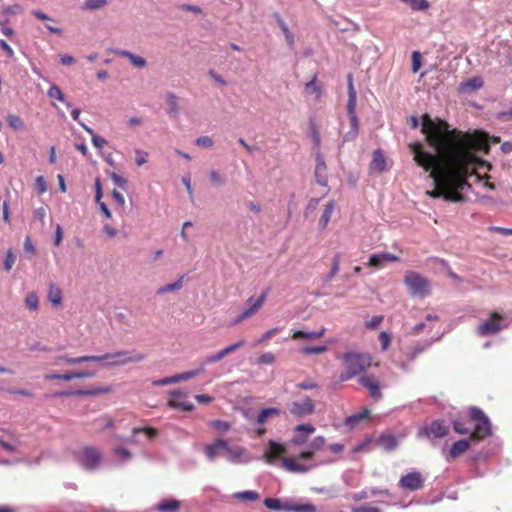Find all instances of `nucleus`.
I'll return each instance as SVG.
<instances>
[{
    "label": "nucleus",
    "mask_w": 512,
    "mask_h": 512,
    "mask_svg": "<svg viewBox=\"0 0 512 512\" xmlns=\"http://www.w3.org/2000/svg\"><path fill=\"white\" fill-rule=\"evenodd\" d=\"M422 133L428 145L437 154L423 150L420 142L409 144L416 164L429 172L434 189L427 194L431 198H444L451 202H464L463 191L471 187L469 177L491 190L495 187L489 182L490 163L475 155V152L488 153L487 135L481 132L464 133L449 129V124L441 119H432L428 114L422 116Z\"/></svg>",
    "instance_id": "nucleus-1"
},
{
    "label": "nucleus",
    "mask_w": 512,
    "mask_h": 512,
    "mask_svg": "<svg viewBox=\"0 0 512 512\" xmlns=\"http://www.w3.org/2000/svg\"><path fill=\"white\" fill-rule=\"evenodd\" d=\"M286 448L284 445L277 443L276 441L270 440L268 442V449L264 453V458L267 463L272 464L276 459L281 458L282 467L289 472L293 473H306L309 470L315 468L318 464L311 463L305 464L297 461L296 457H284Z\"/></svg>",
    "instance_id": "nucleus-2"
},
{
    "label": "nucleus",
    "mask_w": 512,
    "mask_h": 512,
    "mask_svg": "<svg viewBox=\"0 0 512 512\" xmlns=\"http://www.w3.org/2000/svg\"><path fill=\"white\" fill-rule=\"evenodd\" d=\"M341 359L345 368L339 376L341 382L358 376L372 365V357L369 353L347 351L342 355Z\"/></svg>",
    "instance_id": "nucleus-3"
},
{
    "label": "nucleus",
    "mask_w": 512,
    "mask_h": 512,
    "mask_svg": "<svg viewBox=\"0 0 512 512\" xmlns=\"http://www.w3.org/2000/svg\"><path fill=\"white\" fill-rule=\"evenodd\" d=\"M92 362L103 363L105 367L125 366L140 363L146 359L144 353L132 350H118L103 355H91Z\"/></svg>",
    "instance_id": "nucleus-4"
},
{
    "label": "nucleus",
    "mask_w": 512,
    "mask_h": 512,
    "mask_svg": "<svg viewBox=\"0 0 512 512\" xmlns=\"http://www.w3.org/2000/svg\"><path fill=\"white\" fill-rule=\"evenodd\" d=\"M469 419L474 423V429L471 432V439L481 441L491 435V424L484 412L477 408L469 409Z\"/></svg>",
    "instance_id": "nucleus-5"
},
{
    "label": "nucleus",
    "mask_w": 512,
    "mask_h": 512,
    "mask_svg": "<svg viewBox=\"0 0 512 512\" xmlns=\"http://www.w3.org/2000/svg\"><path fill=\"white\" fill-rule=\"evenodd\" d=\"M404 284L412 297L424 298L431 292L429 280L415 271L406 272Z\"/></svg>",
    "instance_id": "nucleus-6"
},
{
    "label": "nucleus",
    "mask_w": 512,
    "mask_h": 512,
    "mask_svg": "<svg viewBox=\"0 0 512 512\" xmlns=\"http://www.w3.org/2000/svg\"><path fill=\"white\" fill-rule=\"evenodd\" d=\"M504 316L498 312H492L488 319L482 322L476 329L479 336H490L500 332L503 328Z\"/></svg>",
    "instance_id": "nucleus-7"
},
{
    "label": "nucleus",
    "mask_w": 512,
    "mask_h": 512,
    "mask_svg": "<svg viewBox=\"0 0 512 512\" xmlns=\"http://www.w3.org/2000/svg\"><path fill=\"white\" fill-rule=\"evenodd\" d=\"M76 457H77L78 462L85 469H88V470H93V469L97 468L102 459V455H101V452L99 451V449L92 447V446H87V447L82 448L77 453Z\"/></svg>",
    "instance_id": "nucleus-8"
},
{
    "label": "nucleus",
    "mask_w": 512,
    "mask_h": 512,
    "mask_svg": "<svg viewBox=\"0 0 512 512\" xmlns=\"http://www.w3.org/2000/svg\"><path fill=\"white\" fill-rule=\"evenodd\" d=\"M425 477L421 472L414 471L407 473L399 479L398 485L403 490L417 491L424 487Z\"/></svg>",
    "instance_id": "nucleus-9"
},
{
    "label": "nucleus",
    "mask_w": 512,
    "mask_h": 512,
    "mask_svg": "<svg viewBox=\"0 0 512 512\" xmlns=\"http://www.w3.org/2000/svg\"><path fill=\"white\" fill-rule=\"evenodd\" d=\"M449 432L448 426L445 425L442 420H434L429 426L422 427L419 430V436H425L428 438H442Z\"/></svg>",
    "instance_id": "nucleus-10"
},
{
    "label": "nucleus",
    "mask_w": 512,
    "mask_h": 512,
    "mask_svg": "<svg viewBox=\"0 0 512 512\" xmlns=\"http://www.w3.org/2000/svg\"><path fill=\"white\" fill-rule=\"evenodd\" d=\"M171 398L168 400L167 405L173 409H181L183 411L190 412L194 409V405L185 400L187 393L177 389L170 392Z\"/></svg>",
    "instance_id": "nucleus-11"
},
{
    "label": "nucleus",
    "mask_w": 512,
    "mask_h": 512,
    "mask_svg": "<svg viewBox=\"0 0 512 512\" xmlns=\"http://www.w3.org/2000/svg\"><path fill=\"white\" fill-rule=\"evenodd\" d=\"M315 405L311 398L305 397L301 401L292 402L290 405V413L295 416L310 415L314 412Z\"/></svg>",
    "instance_id": "nucleus-12"
},
{
    "label": "nucleus",
    "mask_w": 512,
    "mask_h": 512,
    "mask_svg": "<svg viewBox=\"0 0 512 512\" xmlns=\"http://www.w3.org/2000/svg\"><path fill=\"white\" fill-rule=\"evenodd\" d=\"M224 451L227 455L228 461L231 463H244L248 462L250 458L247 456V451L244 447L241 446H229L228 442L226 441V448H224Z\"/></svg>",
    "instance_id": "nucleus-13"
},
{
    "label": "nucleus",
    "mask_w": 512,
    "mask_h": 512,
    "mask_svg": "<svg viewBox=\"0 0 512 512\" xmlns=\"http://www.w3.org/2000/svg\"><path fill=\"white\" fill-rule=\"evenodd\" d=\"M358 382L361 386H363L369 391L370 396L373 399L379 400L382 397L380 391V383L373 375L361 376Z\"/></svg>",
    "instance_id": "nucleus-14"
},
{
    "label": "nucleus",
    "mask_w": 512,
    "mask_h": 512,
    "mask_svg": "<svg viewBox=\"0 0 512 512\" xmlns=\"http://www.w3.org/2000/svg\"><path fill=\"white\" fill-rule=\"evenodd\" d=\"M326 443V439L323 436L315 437L308 445V449L300 452L298 455V460H312L315 453L323 449Z\"/></svg>",
    "instance_id": "nucleus-15"
},
{
    "label": "nucleus",
    "mask_w": 512,
    "mask_h": 512,
    "mask_svg": "<svg viewBox=\"0 0 512 512\" xmlns=\"http://www.w3.org/2000/svg\"><path fill=\"white\" fill-rule=\"evenodd\" d=\"M267 297V292H263L259 298L246 310H244L241 314L237 316V318L233 321L232 325H238L242 323L244 320L255 315L260 308L263 306Z\"/></svg>",
    "instance_id": "nucleus-16"
},
{
    "label": "nucleus",
    "mask_w": 512,
    "mask_h": 512,
    "mask_svg": "<svg viewBox=\"0 0 512 512\" xmlns=\"http://www.w3.org/2000/svg\"><path fill=\"white\" fill-rule=\"evenodd\" d=\"M400 258L392 253L383 252L378 254H372L369 257V261L367 263L368 267L373 268H382L387 262H398Z\"/></svg>",
    "instance_id": "nucleus-17"
},
{
    "label": "nucleus",
    "mask_w": 512,
    "mask_h": 512,
    "mask_svg": "<svg viewBox=\"0 0 512 512\" xmlns=\"http://www.w3.org/2000/svg\"><path fill=\"white\" fill-rule=\"evenodd\" d=\"M294 431L298 434L291 439V443L294 445H302L306 442L307 435L314 433L315 427L311 424H300L294 428Z\"/></svg>",
    "instance_id": "nucleus-18"
},
{
    "label": "nucleus",
    "mask_w": 512,
    "mask_h": 512,
    "mask_svg": "<svg viewBox=\"0 0 512 512\" xmlns=\"http://www.w3.org/2000/svg\"><path fill=\"white\" fill-rule=\"evenodd\" d=\"M315 178L319 185L327 186L328 184V174H327V165L320 154L316 156V167H315Z\"/></svg>",
    "instance_id": "nucleus-19"
},
{
    "label": "nucleus",
    "mask_w": 512,
    "mask_h": 512,
    "mask_svg": "<svg viewBox=\"0 0 512 512\" xmlns=\"http://www.w3.org/2000/svg\"><path fill=\"white\" fill-rule=\"evenodd\" d=\"M226 448V440L216 439L213 443L208 444L204 447V453L209 461H214L220 450L224 451Z\"/></svg>",
    "instance_id": "nucleus-20"
},
{
    "label": "nucleus",
    "mask_w": 512,
    "mask_h": 512,
    "mask_svg": "<svg viewBox=\"0 0 512 512\" xmlns=\"http://www.w3.org/2000/svg\"><path fill=\"white\" fill-rule=\"evenodd\" d=\"M469 447L470 442L466 439H461L454 442L449 450L447 460L450 461L459 457L460 455L465 453L469 449Z\"/></svg>",
    "instance_id": "nucleus-21"
},
{
    "label": "nucleus",
    "mask_w": 512,
    "mask_h": 512,
    "mask_svg": "<svg viewBox=\"0 0 512 512\" xmlns=\"http://www.w3.org/2000/svg\"><path fill=\"white\" fill-rule=\"evenodd\" d=\"M181 501L167 498L159 502L155 508L157 512H179Z\"/></svg>",
    "instance_id": "nucleus-22"
},
{
    "label": "nucleus",
    "mask_w": 512,
    "mask_h": 512,
    "mask_svg": "<svg viewBox=\"0 0 512 512\" xmlns=\"http://www.w3.org/2000/svg\"><path fill=\"white\" fill-rule=\"evenodd\" d=\"M326 328L321 327L318 331H312V332H304L301 330H296L292 334V339H308V340H314V339H320L325 335Z\"/></svg>",
    "instance_id": "nucleus-23"
},
{
    "label": "nucleus",
    "mask_w": 512,
    "mask_h": 512,
    "mask_svg": "<svg viewBox=\"0 0 512 512\" xmlns=\"http://www.w3.org/2000/svg\"><path fill=\"white\" fill-rule=\"evenodd\" d=\"M386 168V159L381 150H375L373 153V159L370 163V169L381 173Z\"/></svg>",
    "instance_id": "nucleus-24"
},
{
    "label": "nucleus",
    "mask_w": 512,
    "mask_h": 512,
    "mask_svg": "<svg viewBox=\"0 0 512 512\" xmlns=\"http://www.w3.org/2000/svg\"><path fill=\"white\" fill-rule=\"evenodd\" d=\"M305 91L313 94L316 101H320L322 97V85L317 81V75H313L312 79L305 84Z\"/></svg>",
    "instance_id": "nucleus-25"
},
{
    "label": "nucleus",
    "mask_w": 512,
    "mask_h": 512,
    "mask_svg": "<svg viewBox=\"0 0 512 512\" xmlns=\"http://www.w3.org/2000/svg\"><path fill=\"white\" fill-rule=\"evenodd\" d=\"M334 209H335V202L333 200L329 201L326 205H325V208L323 210V213L319 219V228L320 229H325L331 219V216L334 212Z\"/></svg>",
    "instance_id": "nucleus-26"
},
{
    "label": "nucleus",
    "mask_w": 512,
    "mask_h": 512,
    "mask_svg": "<svg viewBox=\"0 0 512 512\" xmlns=\"http://www.w3.org/2000/svg\"><path fill=\"white\" fill-rule=\"evenodd\" d=\"M63 294L62 290L54 283H50L48 290V300L54 306H60L62 304Z\"/></svg>",
    "instance_id": "nucleus-27"
},
{
    "label": "nucleus",
    "mask_w": 512,
    "mask_h": 512,
    "mask_svg": "<svg viewBox=\"0 0 512 512\" xmlns=\"http://www.w3.org/2000/svg\"><path fill=\"white\" fill-rule=\"evenodd\" d=\"M59 362H63L68 365H76L84 362H92L91 355H84L79 357H68L66 355H61L56 358L55 364Z\"/></svg>",
    "instance_id": "nucleus-28"
},
{
    "label": "nucleus",
    "mask_w": 512,
    "mask_h": 512,
    "mask_svg": "<svg viewBox=\"0 0 512 512\" xmlns=\"http://www.w3.org/2000/svg\"><path fill=\"white\" fill-rule=\"evenodd\" d=\"M117 53H118V55L127 58L135 67L143 68L147 64L146 60L143 57L134 55L133 53H131L129 51L121 50V51H118Z\"/></svg>",
    "instance_id": "nucleus-29"
},
{
    "label": "nucleus",
    "mask_w": 512,
    "mask_h": 512,
    "mask_svg": "<svg viewBox=\"0 0 512 512\" xmlns=\"http://www.w3.org/2000/svg\"><path fill=\"white\" fill-rule=\"evenodd\" d=\"M377 443L385 451H392L397 447V440L393 435H382L377 440Z\"/></svg>",
    "instance_id": "nucleus-30"
},
{
    "label": "nucleus",
    "mask_w": 512,
    "mask_h": 512,
    "mask_svg": "<svg viewBox=\"0 0 512 512\" xmlns=\"http://www.w3.org/2000/svg\"><path fill=\"white\" fill-rule=\"evenodd\" d=\"M483 79L479 76L473 77L461 84L463 91H474L483 87Z\"/></svg>",
    "instance_id": "nucleus-31"
},
{
    "label": "nucleus",
    "mask_w": 512,
    "mask_h": 512,
    "mask_svg": "<svg viewBox=\"0 0 512 512\" xmlns=\"http://www.w3.org/2000/svg\"><path fill=\"white\" fill-rule=\"evenodd\" d=\"M280 414V410L277 409V408H273V407H270V408H265V409H262L259 414H258V417H257V423L258 424H264L269 418L271 417H275V416H278Z\"/></svg>",
    "instance_id": "nucleus-32"
},
{
    "label": "nucleus",
    "mask_w": 512,
    "mask_h": 512,
    "mask_svg": "<svg viewBox=\"0 0 512 512\" xmlns=\"http://www.w3.org/2000/svg\"><path fill=\"white\" fill-rule=\"evenodd\" d=\"M350 124H351V130L345 135L344 140L345 141H353L356 139L358 135L359 130V122L357 115H351L349 116Z\"/></svg>",
    "instance_id": "nucleus-33"
},
{
    "label": "nucleus",
    "mask_w": 512,
    "mask_h": 512,
    "mask_svg": "<svg viewBox=\"0 0 512 512\" xmlns=\"http://www.w3.org/2000/svg\"><path fill=\"white\" fill-rule=\"evenodd\" d=\"M47 95L51 99H56L62 103H65L67 107L71 106V104L69 102H66L65 95L63 94L62 90L57 85H52L48 89Z\"/></svg>",
    "instance_id": "nucleus-34"
},
{
    "label": "nucleus",
    "mask_w": 512,
    "mask_h": 512,
    "mask_svg": "<svg viewBox=\"0 0 512 512\" xmlns=\"http://www.w3.org/2000/svg\"><path fill=\"white\" fill-rule=\"evenodd\" d=\"M80 126L86 131L88 132L91 136H92V143L93 145L96 147V148H102L104 147L106 144H107V141L106 139H104L103 137L97 135L94 133L93 129L88 127L87 125H85L84 123H80Z\"/></svg>",
    "instance_id": "nucleus-35"
},
{
    "label": "nucleus",
    "mask_w": 512,
    "mask_h": 512,
    "mask_svg": "<svg viewBox=\"0 0 512 512\" xmlns=\"http://www.w3.org/2000/svg\"><path fill=\"white\" fill-rule=\"evenodd\" d=\"M95 376V372L93 371H75L65 373L63 376L64 381H71L73 379H86L92 378Z\"/></svg>",
    "instance_id": "nucleus-36"
},
{
    "label": "nucleus",
    "mask_w": 512,
    "mask_h": 512,
    "mask_svg": "<svg viewBox=\"0 0 512 512\" xmlns=\"http://www.w3.org/2000/svg\"><path fill=\"white\" fill-rule=\"evenodd\" d=\"M183 278H184V276H181L174 283L161 286L157 290V294L162 295V294H165V293H169V292L180 290L183 287Z\"/></svg>",
    "instance_id": "nucleus-37"
},
{
    "label": "nucleus",
    "mask_w": 512,
    "mask_h": 512,
    "mask_svg": "<svg viewBox=\"0 0 512 512\" xmlns=\"http://www.w3.org/2000/svg\"><path fill=\"white\" fill-rule=\"evenodd\" d=\"M139 433H144L150 440L158 436V430L153 427H138L132 430L133 438L131 439V442H135L134 436Z\"/></svg>",
    "instance_id": "nucleus-38"
},
{
    "label": "nucleus",
    "mask_w": 512,
    "mask_h": 512,
    "mask_svg": "<svg viewBox=\"0 0 512 512\" xmlns=\"http://www.w3.org/2000/svg\"><path fill=\"white\" fill-rule=\"evenodd\" d=\"M285 510L293 512H316V507L313 504H285Z\"/></svg>",
    "instance_id": "nucleus-39"
},
{
    "label": "nucleus",
    "mask_w": 512,
    "mask_h": 512,
    "mask_svg": "<svg viewBox=\"0 0 512 512\" xmlns=\"http://www.w3.org/2000/svg\"><path fill=\"white\" fill-rule=\"evenodd\" d=\"M166 102L168 105V114L176 115L179 111L178 97L174 93H168L166 96Z\"/></svg>",
    "instance_id": "nucleus-40"
},
{
    "label": "nucleus",
    "mask_w": 512,
    "mask_h": 512,
    "mask_svg": "<svg viewBox=\"0 0 512 512\" xmlns=\"http://www.w3.org/2000/svg\"><path fill=\"white\" fill-rule=\"evenodd\" d=\"M369 415L370 411L367 408H365L361 412L349 416L346 419V424L349 426H354L355 424H358L362 420L369 418Z\"/></svg>",
    "instance_id": "nucleus-41"
},
{
    "label": "nucleus",
    "mask_w": 512,
    "mask_h": 512,
    "mask_svg": "<svg viewBox=\"0 0 512 512\" xmlns=\"http://www.w3.org/2000/svg\"><path fill=\"white\" fill-rule=\"evenodd\" d=\"M208 426L220 433H226L231 428L230 423L220 419L209 421Z\"/></svg>",
    "instance_id": "nucleus-42"
},
{
    "label": "nucleus",
    "mask_w": 512,
    "mask_h": 512,
    "mask_svg": "<svg viewBox=\"0 0 512 512\" xmlns=\"http://www.w3.org/2000/svg\"><path fill=\"white\" fill-rule=\"evenodd\" d=\"M409 5L414 11H423L429 8L428 0H400Z\"/></svg>",
    "instance_id": "nucleus-43"
},
{
    "label": "nucleus",
    "mask_w": 512,
    "mask_h": 512,
    "mask_svg": "<svg viewBox=\"0 0 512 512\" xmlns=\"http://www.w3.org/2000/svg\"><path fill=\"white\" fill-rule=\"evenodd\" d=\"M107 0H85L83 3L82 9L83 10H89L94 11L101 9L107 5Z\"/></svg>",
    "instance_id": "nucleus-44"
},
{
    "label": "nucleus",
    "mask_w": 512,
    "mask_h": 512,
    "mask_svg": "<svg viewBox=\"0 0 512 512\" xmlns=\"http://www.w3.org/2000/svg\"><path fill=\"white\" fill-rule=\"evenodd\" d=\"M6 121L13 130H22L24 128V122L18 115L10 114L7 116Z\"/></svg>",
    "instance_id": "nucleus-45"
},
{
    "label": "nucleus",
    "mask_w": 512,
    "mask_h": 512,
    "mask_svg": "<svg viewBox=\"0 0 512 512\" xmlns=\"http://www.w3.org/2000/svg\"><path fill=\"white\" fill-rule=\"evenodd\" d=\"M25 304L30 310H37L39 305V298L36 293L31 292L25 298Z\"/></svg>",
    "instance_id": "nucleus-46"
},
{
    "label": "nucleus",
    "mask_w": 512,
    "mask_h": 512,
    "mask_svg": "<svg viewBox=\"0 0 512 512\" xmlns=\"http://www.w3.org/2000/svg\"><path fill=\"white\" fill-rule=\"evenodd\" d=\"M264 505L271 510H285V504H282V502L276 498H266Z\"/></svg>",
    "instance_id": "nucleus-47"
},
{
    "label": "nucleus",
    "mask_w": 512,
    "mask_h": 512,
    "mask_svg": "<svg viewBox=\"0 0 512 512\" xmlns=\"http://www.w3.org/2000/svg\"><path fill=\"white\" fill-rule=\"evenodd\" d=\"M234 497L244 501H255L259 498V494L255 491H244L235 493Z\"/></svg>",
    "instance_id": "nucleus-48"
},
{
    "label": "nucleus",
    "mask_w": 512,
    "mask_h": 512,
    "mask_svg": "<svg viewBox=\"0 0 512 512\" xmlns=\"http://www.w3.org/2000/svg\"><path fill=\"white\" fill-rule=\"evenodd\" d=\"M279 328H272L265 332L253 345L257 346L259 344L267 343L272 337H274L277 333H279Z\"/></svg>",
    "instance_id": "nucleus-49"
},
{
    "label": "nucleus",
    "mask_w": 512,
    "mask_h": 512,
    "mask_svg": "<svg viewBox=\"0 0 512 512\" xmlns=\"http://www.w3.org/2000/svg\"><path fill=\"white\" fill-rule=\"evenodd\" d=\"M339 269H340V256L338 254H336L333 257L332 267H331L330 272L326 276V280L331 281L333 279V277L339 272Z\"/></svg>",
    "instance_id": "nucleus-50"
},
{
    "label": "nucleus",
    "mask_w": 512,
    "mask_h": 512,
    "mask_svg": "<svg viewBox=\"0 0 512 512\" xmlns=\"http://www.w3.org/2000/svg\"><path fill=\"white\" fill-rule=\"evenodd\" d=\"M278 23H279V26H280V28H281L284 36H285V39H286L287 43L290 46H292L294 44V36H293V34L291 33V31L287 27L286 23L282 19H279Z\"/></svg>",
    "instance_id": "nucleus-51"
},
{
    "label": "nucleus",
    "mask_w": 512,
    "mask_h": 512,
    "mask_svg": "<svg viewBox=\"0 0 512 512\" xmlns=\"http://www.w3.org/2000/svg\"><path fill=\"white\" fill-rule=\"evenodd\" d=\"M327 351V347L324 345L313 346V347H304L300 350L302 354L311 355V354H322Z\"/></svg>",
    "instance_id": "nucleus-52"
},
{
    "label": "nucleus",
    "mask_w": 512,
    "mask_h": 512,
    "mask_svg": "<svg viewBox=\"0 0 512 512\" xmlns=\"http://www.w3.org/2000/svg\"><path fill=\"white\" fill-rule=\"evenodd\" d=\"M111 388L106 387H95L92 389L83 390L84 396H92V395H101V394H107L111 392Z\"/></svg>",
    "instance_id": "nucleus-53"
},
{
    "label": "nucleus",
    "mask_w": 512,
    "mask_h": 512,
    "mask_svg": "<svg viewBox=\"0 0 512 512\" xmlns=\"http://www.w3.org/2000/svg\"><path fill=\"white\" fill-rule=\"evenodd\" d=\"M275 360H276V358L272 352H266L258 357L257 363L271 365L275 362Z\"/></svg>",
    "instance_id": "nucleus-54"
},
{
    "label": "nucleus",
    "mask_w": 512,
    "mask_h": 512,
    "mask_svg": "<svg viewBox=\"0 0 512 512\" xmlns=\"http://www.w3.org/2000/svg\"><path fill=\"white\" fill-rule=\"evenodd\" d=\"M15 260H16V258L13 255L12 250L8 249V251L6 252V255H5V259H4V269L7 272L13 268V266L15 264Z\"/></svg>",
    "instance_id": "nucleus-55"
},
{
    "label": "nucleus",
    "mask_w": 512,
    "mask_h": 512,
    "mask_svg": "<svg viewBox=\"0 0 512 512\" xmlns=\"http://www.w3.org/2000/svg\"><path fill=\"white\" fill-rule=\"evenodd\" d=\"M357 95L348 96L347 112L348 116L356 115Z\"/></svg>",
    "instance_id": "nucleus-56"
},
{
    "label": "nucleus",
    "mask_w": 512,
    "mask_h": 512,
    "mask_svg": "<svg viewBox=\"0 0 512 512\" xmlns=\"http://www.w3.org/2000/svg\"><path fill=\"white\" fill-rule=\"evenodd\" d=\"M379 341L381 343V349L383 351L387 350L390 343H391V336L385 332V331H382L380 334H379Z\"/></svg>",
    "instance_id": "nucleus-57"
},
{
    "label": "nucleus",
    "mask_w": 512,
    "mask_h": 512,
    "mask_svg": "<svg viewBox=\"0 0 512 512\" xmlns=\"http://www.w3.org/2000/svg\"><path fill=\"white\" fill-rule=\"evenodd\" d=\"M453 429L456 433L466 435L470 433V429L465 427V425L460 420H454L452 422Z\"/></svg>",
    "instance_id": "nucleus-58"
},
{
    "label": "nucleus",
    "mask_w": 512,
    "mask_h": 512,
    "mask_svg": "<svg viewBox=\"0 0 512 512\" xmlns=\"http://www.w3.org/2000/svg\"><path fill=\"white\" fill-rule=\"evenodd\" d=\"M421 54L418 51H414L412 53V71L414 73L418 72L421 67Z\"/></svg>",
    "instance_id": "nucleus-59"
},
{
    "label": "nucleus",
    "mask_w": 512,
    "mask_h": 512,
    "mask_svg": "<svg viewBox=\"0 0 512 512\" xmlns=\"http://www.w3.org/2000/svg\"><path fill=\"white\" fill-rule=\"evenodd\" d=\"M245 344V340L244 339H241L225 348H223V351L225 353V355H229L233 352H235L236 350H238L240 347H242L243 345Z\"/></svg>",
    "instance_id": "nucleus-60"
},
{
    "label": "nucleus",
    "mask_w": 512,
    "mask_h": 512,
    "mask_svg": "<svg viewBox=\"0 0 512 512\" xmlns=\"http://www.w3.org/2000/svg\"><path fill=\"white\" fill-rule=\"evenodd\" d=\"M224 357H226L223 349L218 351L215 354L209 355L205 358V363H215L221 361Z\"/></svg>",
    "instance_id": "nucleus-61"
},
{
    "label": "nucleus",
    "mask_w": 512,
    "mask_h": 512,
    "mask_svg": "<svg viewBox=\"0 0 512 512\" xmlns=\"http://www.w3.org/2000/svg\"><path fill=\"white\" fill-rule=\"evenodd\" d=\"M135 161L138 166H142L147 162L148 153L142 150H135Z\"/></svg>",
    "instance_id": "nucleus-62"
},
{
    "label": "nucleus",
    "mask_w": 512,
    "mask_h": 512,
    "mask_svg": "<svg viewBox=\"0 0 512 512\" xmlns=\"http://www.w3.org/2000/svg\"><path fill=\"white\" fill-rule=\"evenodd\" d=\"M384 317L382 315H376L371 318L370 321L366 322V328L375 329L377 328L383 321Z\"/></svg>",
    "instance_id": "nucleus-63"
},
{
    "label": "nucleus",
    "mask_w": 512,
    "mask_h": 512,
    "mask_svg": "<svg viewBox=\"0 0 512 512\" xmlns=\"http://www.w3.org/2000/svg\"><path fill=\"white\" fill-rule=\"evenodd\" d=\"M352 512H382V511L379 508L363 505V506H360L357 508H353Z\"/></svg>",
    "instance_id": "nucleus-64"
}]
</instances>
